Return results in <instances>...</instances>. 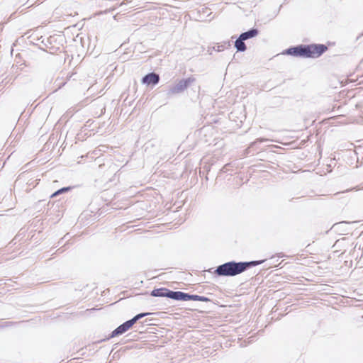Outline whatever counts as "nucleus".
<instances>
[{
    "label": "nucleus",
    "mask_w": 363,
    "mask_h": 363,
    "mask_svg": "<svg viewBox=\"0 0 363 363\" xmlns=\"http://www.w3.org/2000/svg\"><path fill=\"white\" fill-rule=\"evenodd\" d=\"M167 296L176 300L186 301L188 294H185L182 291H169Z\"/></svg>",
    "instance_id": "obj_6"
},
{
    "label": "nucleus",
    "mask_w": 363,
    "mask_h": 363,
    "mask_svg": "<svg viewBox=\"0 0 363 363\" xmlns=\"http://www.w3.org/2000/svg\"><path fill=\"white\" fill-rule=\"evenodd\" d=\"M235 46L238 51H245L246 50L245 44L244 43V40L240 36L238 39L235 43Z\"/></svg>",
    "instance_id": "obj_8"
},
{
    "label": "nucleus",
    "mask_w": 363,
    "mask_h": 363,
    "mask_svg": "<svg viewBox=\"0 0 363 363\" xmlns=\"http://www.w3.org/2000/svg\"><path fill=\"white\" fill-rule=\"evenodd\" d=\"M188 300H193V301H208V298L204 296H201L198 295H189L188 297H186V301Z\"/></svg>",
    "instance_id": "obj_9"
},
{
    "label": "nucleus",
    "mask_w": 363,
    "mask_h": 363,
    "mask_svg": "<svg viewBox=\"0 0 363 363\" xmlns=\"http://www.w3.org/2000/svg\"><path fill=\"white\" fill-rule=\"evenodd\" d=\"M149 314H150L149 313H143L138 314L131 320H128V321L125 322L123 324L118 326L113 332V335H118L124 333L125 332L128 330L138 320H139Z\"/></svg>",
    "instance_id": "obj_3"
},
{
    "label": "nucleus",
    "mask_w": 363,
    "mask_h": 363,
    "mask_svg": "<svg viewBox=\"0 0 363 363\" xmlns=\"http://www.w3.org/2000/svg\"><path fill=\"white\" fill-rule=\"evenodd\" d=\"M262 262V261L238 263L230 262L218 267L216 273L219 276H235L243 272L247 267L259 264Z\"/></svg>",
    "instance_id": "obj_1"
},
{
    "label": "nucleus",
    "mask_w": 363,
    "mask_h": 363,
    "mask_svg": "<svg viewBox=\"0 0 363 363\" xmlns=\"http://www.w3.org/2000/svg\"><path fill=\"white\" fill-rule=\"evenodd\" d=\"M258 34V30L257 29H252L247 32L242 33L240 36L244 40H247L251 38H254L257 36Z\"/></svg>",
    "instance_id": "obj_7"
},
{
    "label": "nucleus",
    "mask_w": 363,
    "mask_h": 363,
    "mask_svg": "<svg viewBox=\"0 0 363 363\" xmlns=\"http://www.w3.org/2000/svg\"><path fill=\"white\" fill-rule=\"evenodd\" d=\"M328 48L322 44H312L308 45H299V57H318Z\"/></svg>",
    "instance_id": "obj_2"
},
{
    "label": "nucleus",
    "mask_w": 363,
    "mask_h": 363,
    "mask_svg": "<svg viewBox=\"0 0 363 363\" xmlns=\"http://www.w3.org/2000/svg\"><path fill=\"white\" fill-rule=\"evenodd\" d=\"M69 189V187L62 188V189L57 190V191H55L54 194H52L51 197L53 198V197L59 195L60 194H62L63 192L67 191Z\"/></svg>",
    "instance_id": "obj_11"
},
{
    "label": "nucleus",
    "mask_w": 363,
    "mask_h": 363,
    "mask_svg": "<svg viewBox=\"0 0 363 363\" xmlns=\"http://www.w3.org/2000/svg\"><path fill=\"white\" fill-rule=\"evenodd\" d=\"M286 52L289 55L299 57V46L289 48L287 50Z\"/></svg>",
    "instance_id": "obj_10"
},
{
    "label": "nucleus",
    "mask_w": 363,
    "mask_h": 363,
    "mask_svg": "<svg viewBox=\"0 0 363 363\" xmlns=\"http://www.w3.org/2000/svg\"><path fill=\"white\" fill-rule=\"evenodd\" d=\"M160 77L157 74L154 72L147 74L145 75L143 79L142 82L146 85H155L159 82Z\"/></svg>",
    "instance_id": "obj_4"
},
{
    "label": "nucleus",
    "mask_w": 363,
    "mask_h": 363,
    "mask_svg": "<svg viewBox=\"0 0 363 363\" xmlns=\"http://www.w3.org/2000/svg\"><path fill=\"white\" fill-rule=\"evenodd\" d=\"M152 294L153 296H162V294H160L159 290H155L152 291Z\"/></svg>",
    "instance_id": "obj_12"
},
{
    "label": "nucleus",
    "mask_w": 363,
    "mask_h": 363,
    "mask_svg": "<svg viewBox=\"0 0 363 363\" xmlns=\"http://www.w3.org/2000/svg\"><path fill=\"white\" fill-rule=\"evenodd\" d=\"M191 79L181 80L172 89L173 94L179 93L186 89L189 84L192 82Z\"/></svg>",
    "instance_id": "obj_5"
}]
</instances>
